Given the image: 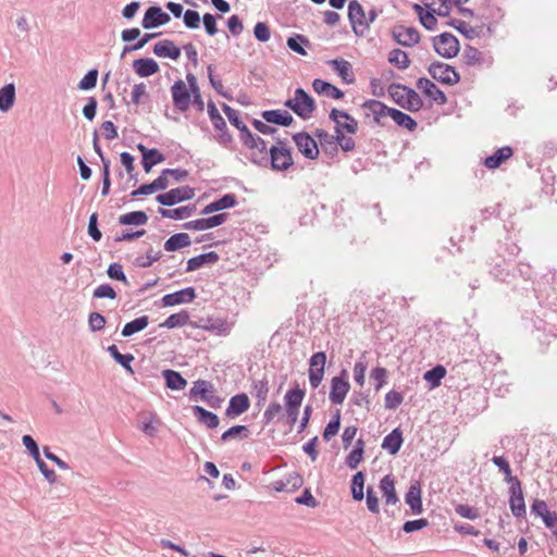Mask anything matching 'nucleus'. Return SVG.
<instances>
[{
  "mask_svg": "<svg viewBox=\"0 0 557 557\" xmlns=\"http://www.w3.org/2000/svg\"><path fill=\"white\" fill-rule=\"evenodd\" d=\"M250 160L261 168L271 165V169L276 172L287 171L294 164L292 149L286 147V141L280 138L276 139V145L269 148L268 154H255Z\"/></svg>",
  "mask_w": 557,
  "mask_h": 557,
  "instance_id": "obj_1",
  "label": "nucleus"
},
{
  "mask_svg": "<svg viewBox=\"0 0 557 557\" xmlns=\"http://www.w3.org/2000/svg\"><path fill=\"white\" fill-rule=\"evenodd\" d=\"M392 99L405 110L417 112L423 107V100L419 94L403 84L393 83L387 89Z\"/></svg>",
  "mask_w": 557,
  "mask_h": 557,
  "instance_id": "obj_2",
  "label": "nucleus"
},
{
  "mask_svg": "<svg viewBox=\"0 0 557 557\" xmlns=\"http://www.w3.org/2000/svg\"><path fill=\"white\" fill-rule=\"evenodd\" d=\"M428 71L432 78L442 84L453 86L460 82V75L456 69L441 61L432 62Z\"/></svg>",
  "mask_w": 557,
  "mask_h": 557,
  "instance_id": "obj_3",
  "label": "nucleus"
},
{
  "mask_svg": "<svg viewBox=\"0 0 557 557\" xmlns=\"http://www.w3.org/2000/svg\"><path fill=\"white\" fill-rule=\"evenodd\" d=\"M433 48L442 58L453 59L458 54L460 46L456 36L450 33H442L433 37Z\"/></svg>",
  "mask_w": 557,
  "mask_h": 557,
  "instance_id": "obj_4",
  "label": "nucleus"
},
{
  "mask_svg": "<svg viewBox=\"0 0 557 557\" xmlns=\"http://www.w3.org/2000/svg\"><path fill=\"white\" fill-rule=\"evenodd\" d=\"M195 196V189L188 185L173 188L156 197L157 202L164 207H172L176 203L190 200Z\"/></svg>",
  "mask_w": 557,
  "mask_h": 557,
  "instance_id": "obj_5",
  "label": "nucleus"
},
{
  "mask_svg": "<svg viewBox=\"0 0 557 557\" xmlns=\"http://www.w3.org/2000/svg\"><path fill=\"white\" fill-rule=\"evenodd\" d=\"M346 376L347 371L343 369L339 375L334 376L331 381V391L329 397L331 403L334 405L343 404L350 389V384Z\"/></svg>",
  "mask_w": 557,
  "mask_h": 557,
  "instance_id": "obj_6",
  "label": "nucleus"
},
{
  "mask_svg": "<svg viewBox=\"0 0 557 557\" xmlns=\"http://www.w3.org/2000/svg\"><path fill=\"white\" fill-rule=\"evenodd\" d=\"M326 355L324 351L314 352L309 359V383L318 388L324 376Z\"/></svg>",
  "mask_w": 557,
  "mask_h": 557,
  "instance_id": "obj_7",
  "label": "nucleus"
},
{
  "mask_svg": "<svg viewBox=\"0 0 557 557\" xmlns=\"http://www.w3.org/2000/svg\"><path fill=\"white\" fill-rule=\"evenodd\" d=\"M348 17L354 33L363 36L368 32L367 13L360 2H348Z\"/></svg>",
  "mask_w": 557,
  "mask_h": 557,
  "instance_id": "obj_8",
  "label": "nucleus"
},
{
  "mask_svg": "<svg viewBox=\"0 0 557 557\" xmlns=\"http://www.w3.org/2000/svg\"><path fill=\"white\" fill-rule=\"evenodd\" d=\"M293 140L299 152L309 160H315L319 157L317 141L307 132H299L293 136Z\"/></svg>",
  "mask_w": 557,
  "mask_h": 557,
  "instance_id": "obj_9",
  "label": "nucleus"
},
{
  "mask_svg": "<svg viewBox=\"0 0 557 557\" xmlns=\"http://www.w3.org/2000/svg\"><path fill=\"white\" fill-rule=\"evenodd\" d=\"M171 94L174 107L180 112H186L191 103V89L187 88L182 79H178L172 85Z\"/></svg>",
  "mask_w": 557,
  "mask_h": 557,
  "instance_id": "obj_10",
  "label": "nucleus"
},
{
  "mask_svg": "<svg viewBox=\"0 0 557 557\" xmlns=\"http://www.w3.org/2000/svg\"><path fill=\"white\" fill-rule=\"evenodd\" d=\"M361 108L364 110L366 116L372 115L374 124L379 126H385L384 119L391 116V111L393 109L375 99L364 101L361 104Z\"/></svg>",
  "mask_w": 557,
  "mask_h": 557,
  "instance_id": "obj_11",
  "label": "nucleus"
},
{
  "mask_svg": "<svg viewBox=\"0 0 557 557\" xmlns=\"http://www.w3.org/2000/svg\"><path fill=\"white\" fill-rule=\"evenodd\" d=\"M509 494V507L512 512V515L517 518H525L527 515V508H525V502L524 496L521 487V482L513 483L512 485H509L508 490Z\"/></svg>",
  "mask_w": 557,
  "mask_h": 557,
  "instance_id": "obj_12",
  "label": "nucleus"
},
{
  "mask_svg": "<svg viewBox=\"0 0 557 557\" xmlns=\"http://www.w3.org/2000/svg\"><path fill=\"white\" fill-rule=\"evenodd\" d=\"M297 102L296 115L302 120H308L317 109L314 99L301 87L295 90Z\"/></svg>",
  "mask_w": 557,
  "mask_h": 557,
  "instance_id": "obj_13",
  "label": "nucleus"
},
{
  "mask_svg": "<svg viewBox=\"0 0 557 557\" xmlns=\"http://www.w3.org/2000/svg\"><path fill=\"white\" fill-rule=\"evenodd\" d=\"M392 36L398 45L404 47H413L420 41L418 29L404 25H395L392 29Z\"/></svg>",
  "mask_w": 557,
  "mask_h": 557,
  "instance_id": "obj_14",
  "label": "nucleus"
},
{
  "mask_svg": "<svg viewBox=\"0 0 557 557\" xmlns=\"http://www.w3.org/2000/svg\"><path fill=\"white\" fill-rule=\"evenodd\" d=\"M228 218V213H218L209 218H201L183 224L184 230L206 231L222 225Z\"/></svg>",
  "mask_w": 557,
  "mask_h": 557,
  "instance_id": "obj_15",
  "label": "nucleus"
},
{
  "mask_svg": "<svg viewBox=\"0 0 557 557\" xmlns=\"http://www.w3.org/2000/svg\"><path fill=\"white\" fill-rule=\"evenodd\" d=\"M171 17L160 7L153 5L146 10L141 26L145 29H152L170 22Z\"/></svg>",
  "mask_w": 557,
  "mask_h": 557,
  "instance_id": "obj_16",
  "label": "nucleus"
},
{
  "mask_svg": "<svg viewBox=\"0 0 557 557\" xmlns=\"http://www.w3.org/2000/svg\"><path fill=\"white\" fill-rule=\"evenodd\" d=\"M330 120H332L337 127L348 134H356L358 131V121L348 112L338 109H332L330 112Z\"/></svg>",
  "mask_w": 557,
  "mask_h": 557,
  "instance_id": "obj_17",
  "label": "nucleus"
},
{
  "mask_svg": "<svg viewBox=\"0 0 557 557\" xmlns=\"http://www.w3.org/2000/svg\"><path fill=\"white\" fill-rule=\"evenodd\" d=\"M436 3L437 2H423L426 10H424V8L418 2H413L412 5L413 10L419 16L420 23L423 25V27H425L429 30H433L437 25L434 8Z\"/></svg>",
  "mask_w": 557,
  "mask_h": 557,
  "instance_id": "obj_18",
  "label": "nucleus"
},
{
  "mask_svg": "<svg viewBox=\"0 0 557 557\" xmlns=\"http://www.w3.org/2000/svg\"><path fill=\"white\" fill-rule=\"evenodd\" d=\"M417 87L431 100L438 104H445L447 97L432 81L425 77H420L417 81Z\"/></svg>",
  "mask_w": 557,
  "mask_h": 557,
  "instance_id": "obj_19",
  "label": "nucleus"
},
{
  "mask_svg": "<svg viewBox=\"0 0 557 557\" xmlns=\"http://www.w3.org/2000/svg\"><path fill=\"white\" fill-rule=\"evenodd\" d=\"M196 298V289L194 287H186L181 290L166 294L162 297L164 307H172L181 304H189Z\"/></svg>",
  "mask_w": 557,
  "mask_h": 557,
  "instance_id": "obj_20",
  "label": "nucleus"
},
{
  "mask_svg": "<svg viewBox=\"0 0 557 557\" xmlns=\"http://www.w3.org/2000/svg\"><path fill=\"white\" fill-rule=\"evenodd\" d=\"M421 493L420 482L414 481L410 484L405 495V502L410 507L413 515H421L423 512Z\"/></svg>",
  "mask_w": 557,
  "mask_h": 557,
  "instance_id": "obj_21",
  "label": "nucleus"
},
{
  "mask_svg": "<svg viewBox=\"0 0 557 557\" xmlns=\"http://www.w3.org/2000/svg\"><path fill=\"white\" fill-rule=\"evenodd\" d=\"M250 407V400L247 394L240 393L231 397L225 414L228 418H235L246 412Z\"/></svg>",
  "mask_w": 557,
  "mask_h": 557,
  "instance_id": "obj_22",
  "label": "nucleus"
},
{
  "mask_svg": "<svg viewBox=\"0 0 557 557\" xmlns=\"http://www.w3.org/2000/svg\"><path fill=\"white\" fill-rule=\"evenodd\" d=\"M262 119L270 124L288 127L293 124V115L285 110H265L261 112Z\"/></svg>",
  "mask_w": 557,
  "mask_h": 557,
  "instance_id": "obj_23",
  "label": "nucleus"
},
{
  "mask_svg": "<svg viewBox=\"0 0 557 557\" xmlns=\"http://www.w3.org/2000/svg\"><path fill=\"white\" fill-rule=\"evenodd\" d=\"M237 205V199L234 194H225L219 199L208 203L200 212L202 215H208L213 212H220L225 209L233 208Z\"/></svg>",
  "mask_w": 557,
  "mask_h": 557,
  "instance_id": "obj_24",
  "label": "nucleus"
},
{
  "mask_svg": "<svg viewBox=\"0 0 557 557\" xmlns=\"http://www.w3.org/2000/svg\"><path fill=\"white\" fill-rule=\"evenodd\" d=\"M240 140L246 148L252 150L251 158L255 154H268L269 152L265 140L260 136L252 134L250 131L247 135L240 136Z\"/></svg>",
  "mask_w": 557,
  "mask_h": 557,
  "instance_id": "obj_25",
  "label": "nucleus"
},
{
  "mask_svg": "<svg viewBox=\"0 0 557 557\" xmlns=\"http://www.w3.org/2000/svg\"><path fill=\"white\" fill-rule=\"evenodd\" d=\"M153 53L160 58L177 60L182 51L172 40L163 39L154 44Z\"/></svg>",
  "mask_w": 557,
  "mask_h": 557,
  "instance_id": "obj_26",
  "label": "nucleus"
},
{
  "mask_svg": "<svg viewBox=\"0 0 557 557\" xmlns=\"http://www.w3.org/2000/svg\"><path fill=\"white\" fill-rule=\"evenodd\" d=\"M220 257L215 251H209L199 256L193 257L187 261L186 272H193L206 265L215 264Z\"/></svg>",
  "mask_w": 557,
  "mask_h": 557,
  "instance_id": "obj_27",
  "label": "nucleus"
},
{
  "mask_svg": "<svg viewBox=\"0 0 557 557\" xmlns=\"http://www.w3.org/2000/svg\"><path fill=\"white\" fill-rule=\"evenodd\" d=\"M403 443V432L399 428H396L383 438L381 447L391 455H396L400 450Z\"/></svg>",
  "mask_w": 557,
  "mask_h": 557,
  "instance_id": "obj_28",
  "label": "nucleus"
},
{
  "mask_svg": "<svg viewBox=\"0 0 557 557\" xmlns=\"http://www.w3.org/2000/svg\"><path fill=\"white\" fill-rule=\"evenodd\" d=\"M379 487L382 492L386 505H396L399 503V498L395 490V481L391 474H387L381 479Z\"/></svg>",
  "mask_w": 557,
  "mask_h": 557,
  "instance_id": "obj_29",
  "label": "nucleus"
},
{
  "mask_svg": "<svg viewBox=\"0 0 557 557\" xmlns=\"http://www.w3.org/2000/svg\"><path fill=\"white\" fill-rule=\"evenodd\" d=\"M135 73L140 77H148L159 71V64L151 58H140L133 62Z\"/></svg>",
  "mask_w": 557,
  "mask_h": 557,
  "instance_id": "obj_30",
  "label": "nucleus"
},
{
  "mask_svg": "<svg viewBox=\"0 0 557 557\" xmlns=\"http://www.w3.org/2000/svg\"><path fill=\"white\" fill-rule=\"evenodd\" d=\"M312 88L317 94L327 96L332 99L338 100L344 97L343 90H341L333 84H331L326 81L320 79V78H315L312 82Z\"/></svg>",
  "mask_w": 557,
  "mask_h": 557,
  "instance_id": "obj_31",
  "label": "nucleus"
},
{
  "mask_svg": "<svg viewBox=\"0 0 557 557\" xmlns=\"http://www.w3.org/2000/svg\"><path fill=\"white\" fill-rule=\"evenodd\" d=\"M196 205L190 203L175 209L159 208L158 212L162 218L184 220L191 216L196 212Z\"/></svg>",
  "mask_w": 557,
  "mask_h": 557,
  "instance_id": "obj_32",
  "label": "nucleus"
},
{
  "mask_svg": "<svg viewBox=\"0 0 557 557\" xmlns=\"http://www.w3.org/2000/svg\"><path fill=\"white\" fill-rule=\"evenodd\" d=\"M329 64L345 83L352 84L355 82L352 66L348 61L339 58L329 61Z\"/></svg>",
  "mask_w": 557,
  "mask_h": 557,
  "instance_id": "obj_33",
  "label": "nucleus"
},
{
  "mask_svg": "<svg viewBox=\"0 0 557 557\" xmlns=\"http://www.w3.org/2000/svg\"><path fill=\"white\" fill-rule=\"evenodd\" d=\"M191 409L198 422L206 425L208 429H215L219 425L220 420L215 413L205 409L199 405L193 406Z\"/></svg>",
  "mask_w": 557,
  "mask_h": 557,
  "instance_id": "obj_34",
  "label": "nucleus"
},
{
  "mask_svg": "<svg viewBox=\"0 0 557 557\" xmlns=\"http://www.w3.org/2000/svg\"><path fill=\"white\" fill-rule=\"evenodd\" d=\"M162 376L165 386L172 391H182L187 386V380L178 371L166 369L163 370Z\"/></svg>",
  "mask_w": 557,
  "mask_h": 557,
  "instance_id": "obj_35",
  "label": "nucleus"
},
{
  "mask_svg": "<svg viewBox=\"0 0 557 557\" xmlns=\"http://www.w3.org/2000/svg\"><path fill=\"white\" fill-rule=\"evenodd\" d=\"M512 156V148L504 146L497 149L492 156H488L484 160V165L488 169H497L504 161Z\"/></svg>",
  "mask_w": 557,
  "mask_h": 557,
  "instance_id": "obj_36",
  "label": "nucleus"
},
{
  "mask_svg": "<svg viewBox=\"0 0 557 557\" xmlns=\"http://www.w3.org/2000/svg\"><path fill=\"white\" fill-rule=\"evenodd\" d=\"M16 89L13 83H9L0 88V111L8 112L15 102Z\"/></svg>",
  "mask_w": 557,
  "mask_h": 557,
  "instance_id": "obj_37",
  "label": "nucleus"
},
{
  "mask_svg": "<svg viewBox=\"0 0 557 557\" xmlns=\"http://www.w3.org/2000/svg\"><path fill=\"white\" fill-rule=\"evenodd\" d=\"M399 127H403L409 132L416 131L418 123L409 114L393 108L389 116Z\"/></svg>",
  "mask_w": 557,
  "mask_h": 557,
  "instance_id": "obj_38",
  "label": "nucleus"
},
{
  "mask_svg": "<svg viewBox=\"0 0 557 557\" xmlns=\"http://www.w3.org/2000/svg\"><path fill=\"white\" fill-rule=\"evenodd\" d=\"M205 331L212 332L216 335H227L231 331V324L223 318H206Z\"/></svg>",
  "mask_w": 557,
  "mask_h": 557,
  "instance_id": "obj_39",
  "label": "nucleus"
},
{
  "mask_svg": "<svg viewBox=\"0 0 557 557\" xmlns=\"http://www.w3.org/2000/svg\"><path fill=\"white\" fill-rule=\"evenodd\" d=\"M314 134L319 138L320 145L326 154L330 157L337 154L338 148L336 147V143L333 139V135L329 134L322 128H318Z\"/></svg>",
  "mask_w": 557,
  "mask_h": 557,
  "instance_id": "obj_40",
  "label": "nucleus"
},
{
  "mask_svg": "<svg viewBox=\"0 0 557 557\" xmlns=\"http://www.w3.org/2000/svg\"><path fill=\"white\" fill-rule=\"evenodd\" d=\"M222 110L225 113V115L227 116L230 123L239 131V137L247 135V133L249 132V128L242 121V119L239 116V112L226 103H222Z\"/></svg>",
  "mask_w": 557,
  "mask_h": 557,
  "instance_id": "obj_41",
  "label": "nucleus"
},
{
  "mask_svg": "<svg viewBox=\"0 0 557 557\" xmlns=\"http://www.w3.org/2000/svg\"><path fill=\"white\" fill-rule=\"evenodd\" d=\"M107 351L114 359V361L122 366L128 373H134L131 363L134 361L135 357L132 354H121L115 345L109 346Z\"/></svg>",
  "mask_w": 557,
  "mask_h": 557,
  "instance_id": "obj_42",
  "label": "nucleus"
},
{
  "mask_svg": "<svg viewBox=\"0 0 557 557\" xmlns=\"http://www.w3.org/2000/svg\"><path fill=\"white\" fill-rule=\"evenodd\" d=\"M190 243V237L187 233H176L164 243V249L166 251H176L188 247Z\"/></svg>",
  "mask_w": 557,
  "mask_h": 557,
  "instance_id": "obj_43",
  "label": "nucleus"
},
{
  "mask_svg": "<svg viewBox=\"0 0 557 557\" xmlns=\"http://www.w3.org/2000/svg\"><path fill=\"white\" fill-rule=\"evenodd\" d=\"M149 324V317L141 315L127 322L122 329V335L124 337L133 336L134 334L145 330Z\"/></svg>",
  "mask_w": 557,
  "mask_h": 557,
  "instance_id": "obj_44",
  "label": "nucleus"
},
{
  "mask_svg": "<svg viewBox=\"0 0 557 557\" xmlns=\"http://www.w3.org/2000/svg\"><path fill=\"white\" fill-rule=\"evenodd\" d=\"M364 441L362 438H358L352 450L346 457V465L350 469H356L362 461L364 454Z\"/></svg>",
  "mask_w": 557,
  "mask_h": 557,
  "instance_id": "obj_45",
  "label": "nucleus"
},
{
  "mask_svg": "<svg viewBox=\"0 0 557 557\" xmlns=\"http://www.w3.org/2000/svg\"><path fill=\"white\" fill-rule=\"evenodd\" d=\"M148 221V215L145 211H132L119 216L121 225H145Z\"/></svg>",
  "mask_w": 557,
  "mask_h": 557,
  "instance_id": "obj_46",
  "label": "nucleus"
},
{
  "mask_svg": "<svg viewBox=\"0 0 557 557\" xmlns=\"http://www.w3.org/2000/svg\"><path fill=\"white\" fill-rule=\"evenodd\" d=\"M251 394L257 398V406L261 407L267 401L268 393H269V382L267 379L255 380L252 382Z\"/></svg>",
  "mask_w": 557,
  "mask_h": 557,
  "instance_id": "obj_47",
  "label": "nucleus"
},
{
  "mask_svg": "<svg viewBox=\"0 0 557 557\" xmlns=\"http://www.w3.org/2000/svg\"><path fill=\"white\" fill-rule=\"evenodd\" d=\"M165 157L157 148H150V151H146L144 158H141V164L146 173H149L151 169L163 162Z\"/></svg>",
  "mask_w": 557,
  "mask_h": 557,
  "instance_id": "obj_48",
  "label": "nucleus"
},
{
  "mask_svg": "<svg viewBox=\"0 0 557 557\" xmlns=\"http://www.w3.org/2000/svg\"><path fill=\"white\" fill-rule=\"evenodd\" d=\"M189 323V313L186 310H182L178 313H173L168 317L159 326L166 329L181 327Z\"/></svg>",
  "mask_w": 557,
  "mask_h": 557,
  "instance_id": "obj_49",
  "label": "nucleus"
},
{
  "mask_svg": "<svg viewBox=\"0 0 557 557\" xmlns=\"http://www.w3.org/2000/svg\"><path fill=\"white\" fill-rule=\"evenodd\" d=\"M286 44L292 51L300 55H306L307 51L305 48L311 46L309 39L299 34H294L293 36L288 37Z\"/></svg>",
  "mask_w": 557,
  "mask_h": 557,
  "instance_id": "obj_50",
  "label": "nucleus"
},
{
  "mask_svg": "<svg viewBox=\"0 0 557 557\" xmlns=\"http://www.w3.org/2000/svg\"><path fill=\"white\" fill-rule=\"evenodd\" d=\"M214 392V386L211 382L206 380H197L189 391V397L199 396L202 400L207 399L210 393Z\"/></svg>",
  "mask_w": 557,
  "mask_h": 557,
  "instance_id": "obj_51",
  "label": "nucleus"
},
{
  "mask_svg": "<svg viewBox=\"0 0 557 557\" xmlns=\"http://www.w3.org/2000/svg\"><path fill=\"white\" fill-rule=\"evenodd\" d=\"M364 481H366V475L362 471H358L357 473H355L352 475L351 485H350L351 496L357 502H360L364 498V492H363Z\"/></svg>",
  "mask_w": 557,
  "mask_h": 557,
  "instance_id": "obj_52",
  "label": "nucleus"
},
{
  "mask_svg": "<svg viewBox=\"0 0 557 557\" xmlns=\"http://www.w3.org/2000/svg\"><path fill=\"white\" fill-rule=\"evenodd\" d=\"M446 375V369L442 364H437L432 369L428 370L423 374V379L430 384L431 388L437 387L441 385V381Z\"/></svg>",
  "mask_w": 557,
  "mask_h": 557,
  "instance_id": "obj_53",
  "label": "nucleus"
},
{
  "mask_svg": "<svg viewBox=\"0 0 557 557\" xmlns=\"http://www.w3.org/2000/svg\"><path fill=\"white\" fill-rule=\"evenodd\" d=\"M305 395V389H301L299 387L288 389L284 397L285 407L292 409H299Z\"/></svg>",
  "mask_w": 557,
  "mask_h": 557,
  "instance_id": "obj_54",
  "label": "nucleus"
},
{
  "mask_svg": "<svg viewBox=\"0 0 557 557\" xmlns=\"http://www.w3.org/2000/svg\"><path fill=\"white\" fill-rule=\"evenodd\" d=\"M462 58L465 60V63L469 66L473 65H483L485 63V58L481 51H479L476 48L472 46H466Z\"/></svg>",
  "mask_w": 557,
  "mask_h": 557,
  "instance_id": "obj_55",
  "label": "nucleus"
},
{
  "mask_svg": "<svg viewBox=\"0 0 557 557\" xmlns=\"http://www.w3.org/2000/svg\"><path fill=\"white\" fill-rule=\"evenodd\" d=\"M492 461L505 474L504 480L509 485L520 482V480L517 476H513L511 474V468L509 466V462L504 456H494Z\"/></svg>",
  "mask_w": 557,
  "mask_h": 557,
  "instance_id": "obj_56",
  "label": "nucleus"
},
{
  "mask_svg": "<svg viewBox=\"0 0 557 557\" xmlns=\"http://www.w3.org/2000/svg\"><path fill=\"white\" fill-rule=\"evenodd\" d=\"M388 62L398 67L399 70H406L410 65V60L407 52L400 49H393L389 52Z\"/></svg>",
  "mask_w": 557,
  "mask_h": 557,
  "instance_id": "obj_57",
  "label": "nucleus"
},
{
  "mask_svg": "<svg viewBox=\"0 0 557 557\" xmlns=\"http://www.w3.org/2000/svg\"><path fill=\"white\" fill-rule=\"evenodd\" d=\"M250 435V431L248 429V426L246 425H234L232 428H230L228 430H226L222 436H221V441L223 442H227L230 440H233V438H247L248 436Z\"/></svg>",
  "mask_w": 557,
  "mask_h": 557,
  "instance_id": "obj_58",
  "label": "nucleus"
},
{
  "mask_svg": "<svg viewBox=\"0 0 557 557\" xmlns=\"http://www.w3.org/2000/svg\"><path fill=\"white\" fill-rule=\"evenodd\" d=\"M341 428V411L336 410L335 414L326 424L323 431V440L329 442L333 436H335Z\"/></svg>",
  "mask_w": 557,
  "mask_h": 557,
  "instance_id": "obj_59",
  "label": "nucleus"
},
{
  "mask_svg": "<svg viewBox=\"0 0 557 557\" xmlns=\"http://www.w3.org/2000/svg\"><path fill=\"white\" fill-rule=\"evenodd\" d=\"M207 107H208L209 119H210L212 125L214 126V128L215 129L225 128L226 122L223 119V116L220 114L218 108L215 107V103L212 100H210L208 102Z\"/></svg>",
  "mask_w": 557,
  "mask_h": 557,
  "instance_id": "obj_60",
  "label": "nucleus"
},
{
  "mask_svg": "<svg viewBox=\"0 0 557 557\" xmlns=\"http://www.w3.org/2000/svg\"><path fill=\"white\" fill-rule=\"evenodd\" d=\"M98 70L91 69L89 70L85 76L79 81L78 88L81 90H90L96 87L98 82Z\"/></svg>",
  "mask_w": 557,
  "mask_h": 557,
  "instance_id": "obj_61",
  "label": "nucleus"
},
{
  "mask_svg": "<svg viewBox=\"0 0 557 557\" xmlns=\"http://www.w3.org/2000/svg\"><path fill=\"white\" fill-rule=\"evenodd\" d=\"M161 258V251L154 252L152 249H149L146 256H139L135 259L134 264L139 268H148L154 261H158Z\"/></svg>",
  "mask_w": 557,
  "mask_h": 557,
  "instance_id": "obj_62",
  "label": "nucleus"
},
{
  "mask_svg": "<svg viewBox=\"0 0 557 557\" xmlns=\"http://www.w3.org/2000/svg\"><path fill=\"white\" fill-rule=\"evenodd\" d=\"M107 274L111 280L120 281L125 285H129V282L123 271L122 265L117 262H113L109 265Z\"/></svg>",
  "mask_w": 557,
  "mask_h": 557,
  "instance_id": "obj_63",
  "label": "nucleus"
},
{
  "mask_svg": "<svg viewBox=\"0 0 557 557\" xmlns=\"http://www.w3.org/2000/svg\"><path fill=\"white\" fill-rule=\"evenodd\" d=\"M87 233L94 242H99L102 238V233L98 226V213L94 212L89 216Z\"/></svg>",
  "mask_w": 557,
  "mask_h": 557,
  "instance_id": "obj_64",
  "label": "nucleus"
}]
</instances>
